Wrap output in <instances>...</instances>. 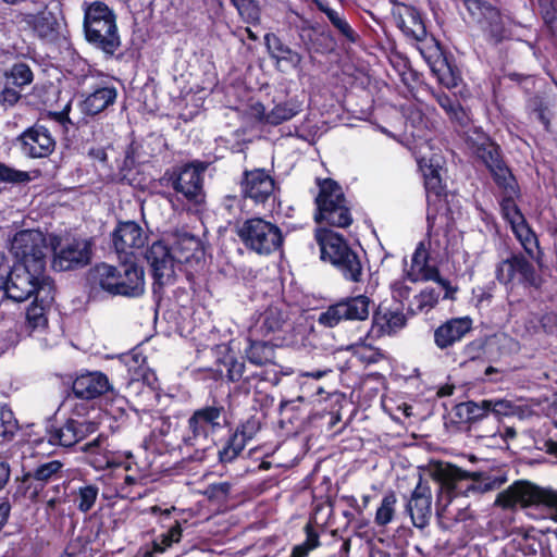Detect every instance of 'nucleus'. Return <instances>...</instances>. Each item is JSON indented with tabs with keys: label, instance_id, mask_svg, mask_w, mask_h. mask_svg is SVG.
Masks as SVG:
<instances>
[{
	"label": "nucleus",
	"instance_id": "62",
	"mask_svg": "<svg viewBox=\"0 0 557 557\" xmlns=\"http://www.w3.org/2000/svg\"><path fill=\"white\" fill-rule=\"evenodd\" d=\"M137 483V479L132 476V475H126L124 478V482L121 484L120 486V494L122 497H126V498H132L133 496L131 495V492H129V487L134 484Z\"/></svg>",
	"mask_w": 557,
	"mask_h": 557
},
{
	"label": "nucleus",
	"instance_id": "30",
	"mask_svg": "<svg viewBox=\"0 0 557 557\" xmlns=\"http://www.w3.org/2000/svg\"><path fill=\"white\" fill-rule=\"evenodd\" d=\"M172 250L177 263H188L193 260H199L202 256L199 239L187 233L177 234L175 236Z\"/></svg>",
	"mask_w": 557,
	"mask_h": 557
},
{
	"label": "nucleus",
	"instance_id": "37",
	"mask_svg": "<svg viewBox=\"0 0 557 557\" xmlns=\"http://www.w3.org/2000/svg\"><path fill=\"white\" fill-rule=\"evenodd\" d=\"M246 357L256 366L271 363L274 360V348L267 342L251 341Z\"/></svg>",
	"mask_w": 557,
	"mask_h": 557
},
{
	"label": "nucleus",
	"instance_id": "34",
	"mask_svg": "<svg viewBox=\"0 0 557 557\" xmlns=\"http://www.w3.org/2000/svg\"><path fill=\"white\" fill-rule=\"evenodd\" d=\"M318 8L327 16L329 21L341 36L349 42L357 41V33L352 29L346 17L341 12L330 8L323 2H318Z\"/></svg>",
	"mask_w": 557,
	"mask_h": 557
},
{
	"label": "nucleus",
	"instance_id": "52",
	"mask_svg": "<svg viewBox=\"0 0 557 557\" xmlns=\"http://www.w3.org/2000/svg\"><path fill=\"white\" fill-rule=\"evenodd\" d=\"M436 100H437L438 104L447 112V114H449V116L451 119H455L459 122L462 121L465 113L456 100L451 99L446 94L437 95Z\"/></svg>",
	"mask_w": 557,
	"mask_h": 557
},
{
	"label": "nucleus",
	"instance_id": "40",
	"mask_svg": "<svg viewBox=\"0 0 557 557\" xmlns=\"http://www.w3.org/2000/svg\"><path fill=\"white\" fill-rule=\"evenodd\" d=\"M441 296V290L435 288H425L419 295L414 296L411 304L412 310L418 313L429 312L433 309Z\"/></svg>",
	"mask_w": 557,
	"mask_h": 557
},
{
	"label": "nucleus",
	"instance_id": "56",
	"mask_svg": "<svg viewBox=\"0 0 557 557\" xmlns=\"http://www.w3.org/2000/svg\"><path fill=\"white\" fill-rule=\"evenodd\" d=\"M0 180L9 183H25L30 180L25 171H18L0 164Z\"/></svg>",
	"mask_w": 557,
	"mask_h": 557
},
{
	"label": "nucleus",
	"instance_id": "38",
	"mask_svg": "<svg viewBox=\"0 0 557 557\" xmlns=\"http://www.w3.org/2000/svg\"><path fill=\"white\" fill-rule=\"evenodd\" d=\"M490 413H493L497 419L502 417H518L523 419L525 410L508 399H487Z\"/></svg>",
	"mask_w": 557,
	"mask_h": 557
},
{
	"label": "nucleus",
	"instance_id": "2",
	"mask_svg": "<svg viewBox=\"0 0 557 557\" xmlns=\"http://www.w3.org/2000/svg\"><path fill=\"white\" fill-rule=\"evenodd\" d=\"M2 289L9 298L18 302L34 294L42 302H52L54 299V286L50 277L45 275V269L35 271L34 267L25 264H14Z\"/></svg>",
	"mask_w": 557,
	"mask_h": 557
},
{
	"label": "nucleus",
	"instance_id": "27",
	"mask_svg": "<svg viewBox=\"0 0 557 557\" xmlns=\"http://www.w3.org/2000/svg\"><path fill=\"white\" fill-rule=\"evenodd\" d=\"M119 277V267H114L108 263L97 264L90 271V282L92 286L99 287L100 289L113 296L127 293L126 289L124 290L125 285H123V283H117Z\"/></svg>",
	"mask_w": 557,
	"mask_h": 557
},
{
	"label": "nucleus",
	"instance_id": "17",
	"mask_svg": "<svg viewBox=\"0 0 557 557\" xmlns=\"http://www.w3.org/2000/svg\"><path fill=\"white\" fill-rule=\"evenodd\" d=\"M406 508L416 528L422 530L429 525L432 517V492L426 482L420 479Z\"/></svg>",
	"mask_w": 557,
	"mask_h": 557
},
{
	"label": "nucleus",
	"instance_id": "39",
	"mask_svg": "<svg viewBox=\"0 0 557 557\" xmlns=\"http://www.w3.org/2000/svg\"><path fill=\"white\" fill-rule=\"evenodd\" d=\"M396 495L393 492L385 494L376 509L374 522L379 527H385L391 523L396 515Z\"/></svg>",
	"mask_w": 557,
	"mask_h": 557
},
{
	"label": "nucleus",
	"instance_id": "28",
	"mask_svg": "<svg viewBox=\"0 0 557 557\" xmlns=\"http://www.w3.org/2000/svg\"><path fill=\"white\" fill-rule=\"evenodd\" d=\"M120 277L117 283L125 285V294H117L124 297H139L145 293V273L141 267L135 263H123L119 267Z\"/></svg>",
	"mask_w": 557,
	"mask_h": 557
},
{
	"label": "nucleus",
	"instance_id": "54",
	"mask_svg": "<svg viewBox=\"0 0 557 557\" xmlns=\"http://www.w3.org/2000/svg\"><path fill=\"white\" fill-rule=\"evenodd\" d=\"M57 22L51 13H41L35 20V29L41 37H48L55 30Z\"/></svg>",
	"mask_w": 557,
	"mask_h": 557
},
{
	"label": "nucleus",
	"instance_id": "61",
	"mask_svg": "<svg viewBox=\"0 0 557 557\" xmlns=\"http://www.w3.org/2000/svg\"><path fill=\"white\" fill-rule=\"evenodd\" d=\"M10 271L11 267L8 263L5 257L0 255V289L5 286V281L8 280Z\"/></svg>",
	"mask_w": 557,
	"mask_h": 557
},
{
	"label": "nucleus",
	"instance_id": "50",
	"mask_svg": "<svg viewBox=\"0 0 557 557\" xmlns=\"http://www.w3.org/2000/svg\"><path fill=\"white\" fill-rule=\"evenodd\" d=\"M8 78L11 79L13 85L22 87L32 83L33 73L27 64L16 63L12 66Z\"/></svg>",
	"mask_w": 557,
	"mask_h": 557
},
{
	"label": "nucleus",
	"instance_id": "42",
	"mask_svg": "<svg viewBox=\"0 0 557 557\" xmlns=\"http://www.w3.org/2000/svg\"><path fill=\"white\" fill-rule=\"evenodd\" d=\"M99 494V488L96 485L87 484L78 487L75 492V503L82 512H88L95 505Z\"/></svg>",
	"mask_w": 557,
	"mask_h": 557
},
{
	"label": "nucleus",
	"instance_id": "26",
	"mask_svg": "<svg viewBox=\"0 0 557 557\" xmlns=\"http://www.w3.org/2000/svg\"><path fill=\"white\" fill-rule=\"evenodd\" d=\"M110 389L108 377L100 372H89L79 375L73 382V393L83 399H92Z\"/></svg>",
	"mask_w": 557,
	"mask_h": 557
},
{
	"label": "nucleus",
	"instance_id": "21",
	"mask_svg": "<svg viewBox=\"0 0 557 557\" xmlns=\"http://www.w3.org/2000/svg\"><path fill=\"white\" fill-rule=\"evenodd\" d=\"M420 53L431 65L433 73L442 85L447 88H454L458 85V75L456 71L442 58L438 45L431 40L425 47H418Z\"/></svg>",
	"mask_w": 557,
	"mask_h": 557
},
{
	"label": "nucleus",
	"instance_id": "60",
	"mask_svg": "<svg viewBox=\"0 0 557 557\" xmlns=\"http://www.w3.org/2000/svg\"><path fill=\"white\" fill-rule=\"evenodd\" d=\"M534 113L536 119L544 125L546 129H548L552 115L548 107H543L541 104L539 108L534 109Z\"/></svg>",
	"mask_w": 557,
	"mask_h": 557
},
{
	"label": "nucleus",
	"instance_id": "55",
	"mask_svg": "<svg viewBox=\"0 0 557 557\" xmlns=\"http://www.w3.org/2000/svg\"><path fill=\"white\" fill-rule=\"evenodd\" d=\"M260 430V422L256 418H250L244 422L234 433L235 436L242 437L244 443L252 440Z\"/></svg>",
	"mask_w": 557,
	"mask_h": 557
},
{
	"label": "nucleus",
	"instance_id": "13",
	"mask_svg": "<svg viewBox=\"0 0 557 557\" xmlns=\"http://www.w3.org/2000/svg\"><path fill=\"white\" fill-rule=\"evenodd\" d=\"M22 152L30 158H46L55 148V140L44 125H34L26 129L17 139Z\"/></svg>",
	"mask_w": 557,
	"mask_h": 557
},
{
	"label": "nucleus",
	"instance_id": "45",
	"mask_svg": "<svg viewBox=\"0 0 557 557\" xmlns=\"http://www.w3.org/2000/svg\"><path fill=\"white\" fill-rule=\"evenodd\" d=\"M505 197L500 203L504 218L509 222L510 226L523 222L524 216L513 201V196L517 194V188L511 195L504 189Z\"/></svg>",
	"mask_w": 557,
	"mask_h": 557
},
{
	"label": "nucleus",
	"instance_id": "1",
	"mask_svg": "<svg viewBox=\"0 0 557 557\" xmlns=\"http://www.w3.org/2000/svg\"><path fill=\"white\" fill-rule=\"evenodd\" d=\"M429 474L441 485L436 500V515L444 528H450L453 523L471 517L466 498L459 494L495 490L506 482V478L497 476L487 478L480 483V473L468 472L442 461L432 463Z\"/></svg>",
	"mask_w": 557,
	"mask_h": 557
},
{
	"label": "nucleus",
	"instance_id": "16",
	"mask_svg": "<svg viewBox=\"0 0 557 557\" xmlns=\"http://www.w3.org/2000/svg\"><path fill=\"white\" fill-rule=\"evenodd\" d=\"M206 169L207 166L202 163L184 166L174 182V189L188 201L196 205L202 203L205 200L202 174Z\"/></svg>",
	"mask_w": 557,
	"mask_h": 557
},
{
	"label": "nucleus",
	"instance_id": "11",
	"mask_svg": "<svg viewBox=\"0 0 557 557\" xmlns=\"http://www.w3.org/2000/svg\"><path fill=\"white\" fill-rule=\"evenodd\" d=\"M370 299L359 295L339 301L320 314L319 322L325 326L333 327L344 320H366L369 315Z\"/></svg>",
	"mask_w": 557,
	"mask_h": 557
},
{
	"label": "nucleus",
	"instance_id": "43",
	"mask_svg": "<svg viewBox=\"0 0 557 557\" xmlns=\"http://www.w3.org/2000/svg\"><path fill=\"white\" fill-rule=\"evenodd\" d=\"M465 5L469 13L478 21L483 18L495 21L498 18L497 10L484 0H465Z\"/></svg>",
	"mask_w": 557,
	"mask_h": 557
},
{
	"label": "nucleus",
	"instance_id": "46",
	"mask_svg": "<svg viewBox=\"0 0 557 557\" xmlns=\"http://www.w3.org/2000/svg\"><path fill=\"white\" fill-rule=\"evenodd\" d=\"M18 430V422L13 411L8 406L0 407V436L3 438H12Z\"/></svg>",
	"mask_w": 557,
	"mask_h": 557
},
{
	"label": "nucleus",
	"instance_id": "41",
	"mask_svg": "<svg viewBox=\"0 0 557 557\" xmlns=\"http://www.w3.org/2000/svg\"><path fill=\"white\" fill-rule=\"evenodd\" d=\"M51 302H42L35 298V301L28 307L26 319L28 326L33 330L42 329L47 325L46 310Z\"/></svg>",
	"mask_w": 557,
	"mask_h": 557
},
{
	"label": "nucleus",
	"instance_id": "29",
	"mask_svg": "<svg viewBox=\"0 0 557 557\" xmlns=\"http://www.w3.org/2000/svg\"><path fill=\"white\" fill-rule=\"evenodd\" d=\"M117 97V90L113 86H103L94 90L82 102V112L88 115H96L109 106L113 104Z\"/></svg>",
	"mask_w": 557,
	"mask_h": 557
},
{
	"label": "nucleus",
	"instance_id": "14",
	"mask_svg": "<svg viewBox=\"0 0 557 557\" xmlns=\"http://www.w3.org/2000/svg\"><path fill=\"white\" fill-rule=\"evenodd\" d=\"M98 424L88 420L69 419L62 425L49 432L48 441L53 445L71 447L95 433Z\"/></svg>",
	"mask_w": 557,
	"mask_h": 557
},
{
	"label": "nucleus",
	"instance_id": "51",
	"mask_svg": "<svg viewBox=\"0 0 557 557\" xmlns=\"http://www.w3.org/2000/svg\"><path fill=\"white\" fill-rule=\"evenodd\" d=\"M232 2L237 8L242 17L245 18L248 23H255L259 21V7L253 0H232Z\"/></svg>",
	"mask_w": 557,
	"mask_h": 557
},
{
	"label": "nucleus",
	"instance_id": "31",
	"mask_svg": "<svg viewBox=\"0 0 557 557\" xmlns=\"http://www.w3.org/2000/svg\"><path fill=\"white\" fill-rule=\"evenodd\" d=\"M285 323L283 311L276 307H269L260 314L255 325L251 327L252 336L267 337L278 332Z\"/></svg>",
	"mask_w": 557,
	"mask_h": 557
},
{
	"label": "nucleus",
	"instance_id": "23",
	"mask_svg": "<svg viewBox=\"0 0 557 557\" xmlns=\"http://www.w3.org/2000/svg\"><path fill=\"white\" fill-rule=\"evenodd\" d=\"M405 325L406 317L403 312L387 308H379L373 314L372 326L368 335L372 338H380L386 335L391 336Z\"/></svg>",
	"mask_w": 557,
	"mask_h": 557
},
{
	"label": "nucleus",
	"instance_id": "32",
	"mask_svg": "<svg viewBox=\"0 0 557 557\" xmlns=\"http://www.w3.org/2000/svg\"><path fill=\"white\" fill-rule=\"evenodd\" d=\"M265 40L271 51V55L276 60L277 65L281 66L282 63H286L293 69H296L300 65L302 61L300 53L282 44L281 40L274 35H265Z\"/></svg>",
	"mask_w": 557,
	"mask_h": 557
},
{
	"label": "nucleus",
	"instance_id": "59",
	"mask_svg": "<svg viewBox=\"0 0 557 557\" xmlns=\"http://www.w3.org/2000/svg\"><path fill=\"white\" fill-rule=\"evenodd\" d=\"M245 366L238 360H231L227 364V376L231 381H238L244 374Z\"/></svg>",
	"mask_w": 557,
	"mask_h": 557
},
{
	"label": "nucleus",
	"instance_id": "57",
	"mask_svg": "<svg viewBox=\"0 0 557 557\" xmlns=\"http://www.w3.org/2000/svg\"><path fill=\"white\" fill-rule=\"evenodd\" d=\"M483 347H484V342L482 339H475V341L469 343L468 345H466L463 347L462 352L466 358H468L470 360H474V359L480 358V356L482 355V351H483Z\"/></svg>",
	"mask_w": 557,
	"mask_h": 557
},
{
	"label": "nucleus",
	"instance_id": "4",
	"mask_svg": "<svg viewBox=\"0 0 557 557\" xmlns=\"http://www.w3.org/2000/svg\"><path fill=\"white\" fill-rule=\"evenodd\" d=\"M315 239L320 246L322 260L336 267L346 280L361 282V261L341 235L327 228H320L315 233Z\"/></svg>",
	"mask_w": 557,
	"mask_h": 557
},
{
	"label": "nucleus",
	"instance_id": "6",
	"mask_svg": "<svg viewBox=\"0 0 557 557\" xmlns=\"http://www.w3.org/2000/svg\"><path fill=\"white\" fill-rule=\"evenodd\" d=\"M319 187L320 190L315 198L318 208L315 221L337 227L349 226L352 218L342 187L333 180L320 182Z\"/></svg>",
	"mask_w": 557,
	"mask_h": 557
},
{
	"label": "nucleus",
	"instance_id": "63",
	"mask_svg": "<svg viewBox=\"0 0 557 557\" xmlns=\"http://www.w3.org/2000/svg\"><path fill=\"white\" fill-rule=\"evenodd\" d=\"M210 495L214 497H224L230 492V484L228 483H219L211 485L209 488Z\"/></svg>",
	"mask_w": 557,
	"mask_h": 557
},
{
	"label": "nucleus",
	"instance_id": "53",
	"mask_svg": "<svg viewBox=\"0 0 557 557\" xmlns=\"http://www.w3.org/2000/svg\"><path fill=\"white\" fill-rule=\"evenodd\" d=\"M539 8L544 22L550 27H557V0H539Z\"/></svg>",
	"mask_w": 557,
	"mask_h": 557
},
{
	"label": "nucleus",
	"instance_id": "33",
	"mask_svg": "<svg viewBox=\"0 0 557 557\" xmlns=\"http://www.w3.org/2000/svg\"><path fill=\"white\" fill-rule=\"evenodd\" d=\"M487 399L480 403L465 401L456 406V416L463 422L475 424L490 414Z\"/></svg>",
	"mask_w": 557,
	"mask_h": 557
},
{
	"label": "nucleus",
	"instance_id": "24",
	"mask_svg": "<svg viewBox=\"0 0 557 557\" xmlns=\"http://www.w3.org/2000/svg\"><path fill=\"white\" fill-rule=\"evenodd\" d=\"M146 239L143 228L133 221L121 223L113 233V245L119 253H132V249L143 247Z\"/></svg>",
	"mask_w": 557,
	"mask_h": 557
},
{
	"label": "nucleus",
	"instance_id": "7",
	"mask_svg": "<svg viewBox=\"0 0 557 557\" xmlns=\"http://www.w3.org/2000/svg\"><path fill=\"white\" fill-rule=\"evenodd\" d=\"M237 235L247 249L261 256L276 251L283 244L281 228L262 218L244 221L237 228Z\"/></svg>",
	"mask_w": 557,
	"mask_h": 557
},
{
	"label": "nucleus",
	"instance_id": "5",
	"mask_svg": "<svg viewBox=\"0 0 557 557\" xmlns=\"http://www.w3.org/2000/svg\"><path fill=\"white\" fill-rule=\"evenodd\" d=\"M86 39L108 54L120 47V36L113 12L102 2H94L85 12Z\"/></svg>",
	"mask_w": 557,
	"mask_h": 557
},
{
	"label": "nucleus",
	"instance_id": "15",
	"mask_svg": "<svg viewBox=\"0 0 557 557\" xmlns=\"http://www.w3.org/2000/svg\"><path fill=\"white\" fill-rule=\"evenodd\" d=\"M91 256L90 244L85 239H73L54 251L52 267L66 271L89 263Z\"/></svg>",
	"mask_w": 557,
	"mask_h": 557
},
{
	"label": "nucleus",
	"instance_id": "47",
	"mask_svg": "<svg viewBox=\"0 0 557 557\" xmlns=\"http://www.w3.org/2000/svg\"><path fill=\"white\" fill-rule=\"evenodd\" d=\"M182 536V528L178 522L175 523L166 533L160 536V540L153 542V550L149 553V557H154V553H163L173 543H177Z\"/></svg>",
	"mask_w": 557,
	"mask_h": 557
},
{
	"label": "nucleus",
	"instance_id": "48",
	"mask_svg": "<svg viewBox=\"0 0 557 557\" xmlns=\"http://www.w3.org/2000/svg\"><path fill=\"white\" fill-rule=\"evenodd\" d=\"M244 440L234 434L230 437L226 445L219 451L221 462H232L246 447Z\"/></svg>",
	"mask_w": 557,
	"mask_h": 557
},
{
	"label": "nucleus",
	"instance_id": "12",
	"mask_svg": "<svg viewBox=\"0 0 557 557\" xmlns=\"http://www.w3.org/2000/svg\"><path fill=\"white\" fill-rule=\"evenodd\" d=\"M145 258L150 265L156 284L163 286L173 282L177 261L173 250L163 242H154L146 251Z\"/></svg>",
	"mask_w": 557,
	"mask_h": 557
},
{
	"label": "nucleus",
	"instance_id": "58",
	"mask_svg": "<svg viewBox=\"0 0 557 557\" xmlns=\"http://www.w3.org/2000/svg\"><path fill=\"white\" fill-rule=\"evenodd\" d=\"M20 97V91L13 87L5 86L0 92V102L4 107H12L18 101Z\"/></svg>",
	"mask_w": 557,
	"mask_h": 557
},
{
	"label": "nucleus",
	"instance_id": "20",
	"mask_svg": "<svg viewBox=\"0 0 557 557\" xmlns=\"http://www.w3.org/2000/svg\"><path fill=\"white\" fill-rule=\"evenodd\" d=\"M517 275L520 281L530 285L537 286L540 283L533 265L522 256H512L502 261L496 269V277L503 284L512 282Z\"/></svg>",
	"mask_w": 557,
	"mask_h": 557
},
{
	"label": "nucleus",
	"instance_id": "9",
	"mask_svg": "<svg viewBox=\"0 0 557 557\" xmlns=\"http://www.w3.org/2000/svg\"><path fill=\"white\" fill-rule=\"evenodd\" d=\"M469 145L487 166L496 184L510 195L515 193L516 181L502 161L498 147L484 133L478 131L469 137Z\"/></svg>",
	"mask_w": 557,
	"mask_h": 557
},
{
	"label": "nucleus",
	"instance_id": "10",
	"mask_svg": "<svg viewBox=\"0 0 557 557\" xmlns=\"http://www.w3.org/2000/svg\"><path fill=\"white\" fill-rule=\"evenodd\" d=\"M10 250L17 262L37 269H46L47 239L38 230H23L17 232L12 240Z\"/></svg>",
	"mask_w": 557,
	"mask_h": 557
},
{
	"label": "nucleus",
	"instance_id": "64",
	"mask_svg": "<svg viewBox=\"0 0 557 557\" xmlns=\"http://www.w3.org/2000/svg\"><path fill=\"white\" fill-rule=\"evenodd\" d=\"M11 475L10 467L7 462H0V491L8 484Z\"/></svg>",
	"mask_w": 557,
	"mask_h": 557
},
{
	"label": "nucleus",
	"instance_id": "49",
	"mask_svg": "<svg viewBox=\"0 0 557 557\" xmlns=\"http://www.w3.org/2000/svg\"><path fill=\"white\" fill-rule=\"evenodd\" d=\"M62 463L59 460H52L39 465L33 472L28 473L29 478H33L40 482H47L55 476L62 469Z\"/></svg>",
	"mask_w": 557,
	"mask_h": 557
},
{
	"label": "nucleus",
	"instance_id": "18",
	"mask_svg": "<svg viewBox=\"0 0 557 557\" xmlns=\"http://www.w3.org/2000/svg\"><path fill=\"white\" fill-rule=\"evenodd\" d=\"M429 253L423 243H420L411 258L410 270L408 276L412 282L434 281L442 290H445V297H450V287L448 281L442 278L435 267L428 263Z\"/></svg>",
	"mask_w": 557,
	"mask_h": 557
},
{
	"label": "nucleus",
	"instance_id": "36",
	"mask_svg": "<svg viewBox=\"0 0 557 557\" xmlns=\"http://www.w3.org/2000/svg\"><path fill=\"white\" fill-rule=\"evenodd\" d=\"M525 252L536 261L540 260L539 243L534 232L528 226L525 220L511 227Z\"/></svg>",
	"mask_w": 557,
	"mask_h": 557
},
{
	"label": "nucleus",
	"instance_id": "22",
	"mask_svg": "<svg viewBox=\"0 0 557 557\" xmlns=\"http://www.w3.org/2000/svg\"><path fill=\"white\" fill-rule=\"evenodd\" d=\"M473 321L469 317L453 318L434 331V343L437 348L446 349L460 342L471 330Z\"/></svg>",
	"mask_w": 557,
	"mask_h": 557
},
{
	"label": "nucleus",
	"instance_id": "19",
	"mask_svg": "<svg viewBox=\"0 0 557 557\" xmlns=\"http://www.w3.org/2000/svg\"><path fill=\"white\" fill-rule=\"evenodd\" d=\"M274 189V180L264 170L256 169L244 173L242 191L246 198L263 203L273 196Z\"/></svg>",
	"mask_w": 557,
	"mask_h": 557
},
{
	"label": "nucleus",
	"instance_id": "8",
	"mask_svg": "<svg viewBox=\"0 0 557 557\" xmlns=\"http://www.w3.org/2000/svg\"><path fill=\"white\" fill-rule=\"evenodd\" d=\"M495 505L503 509H512L518 505L523 508L545 505L556 510L557 521V492L542 488L529 481L521 480L512 483L497 495Z\"/></svg>",
	"mask_w": 557,
	"mask_h": 557
},
{
	"label": "nucleus",
	"instance_id": "44",
	"mask_svg": "<svg viewBox=\"0 0 557 557\" xmlns=\"http://www.w3.org/2000/svg\"><path fill=\"white\" fill-rule=\"evenodd\" d=\"M299 112V107L293 103H282L275 106L265 117V123L271 125H278L285 121L290 120Z\"/></svg>",
	"mask_w": 557,
	"mask_h": 557
},
{
	"label": "nucleus",
	"instance_id": "35",
	"mask_svg": "<svg viewBox=\"0 0 557 557\" xmlns=\"http://www.w3.org/2000/svg\"><path fill=\"white\" fill-rule=\"evenodd\" d=\"M400 27L407 36H411L417 41L422 42L421 47L430 45L432 39L426 40L425 26L416 11L410 10L405 17H401Z\"/></svg>",
	"mask_w": 557,
	"mask_h": 557
},
{
	"label": "nucleus",
	"instance_id": "3",
	"mask_svg": "<svg viewBox=\"0 0 557 557\" xmlns=\"http://www.w3.org/2000/svg\"><path fill=\"white\" fill-rule=\"evenodd\" d=\"M224 420L223 406H206L193 412L183 434V444L195 448L194 460L201 461L210 444V435L222 429Z\"/></svg>",
	"mask_w": 557,
	"mask_h": 557
},
{
	"label": "nucleus",
	"instance_id": "25",
	"mask_svg": "<svg viewBox=\"0 0 557 557\" xmlns=\"http://www.w3.org/2000/svg\"><path fill=\"white\" fill-rule=\"evenodd\" d=\"M420 171L424 177L425 189L428 193L429 202L432 201V197L438 198L442 196L444 187L440 175L441 164L440 157L433 154L428 158L425 154L416 156Z\"/></svg>",
	"mask_w": 557,
	"mask_h": 557
}]
</instances>
